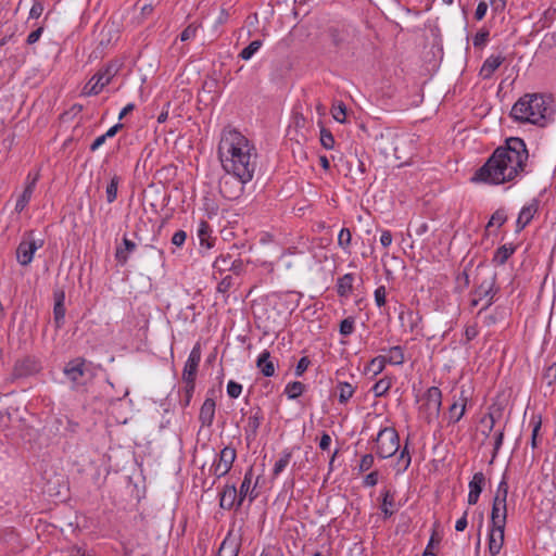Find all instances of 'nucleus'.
I'll return each instance as SVG.
<instances>
[{
  "mask_svg": "<svg viewBox=\"0 0 556 556\" xmlns=\"http://www.w3.org/2000/svg\"><path fill=\"white\" fill-rule=\"evenodd\" d=\"M529 154L522 139L511 137L506 140L504 147H498L480 167L473 181H481L490 185H501L514 180L520 173L525 172Z\"/></svg>",
  "mask_w": 556,
  "mask_h": 556,
  "instance_id": "obj_1",
  "label": "nucleus"
},
{
  "mask_svg": "<svg viewBox=\"0 0 556 556\" xmlns=\"http://www.w3.org/2000/svg\"><path fill=\"white\" fill-rule=\"evenodd\" d=\"M217 154L225 172L241 176L243 179L254 177L257 168L256 148L238 129L231 126L223 128Z\"/></svg>",
  "mask_w": 556,
  "mask_h": 556,
  "instance_id": "obj_2",
  "label": "nucleus"
},
{
  "mask_svg": "<svg viewBox=\"0 0 556 556\" xmlns=\"http://www.w3.org/2000/svg\"><path fill=\"white\" fill-rule=\"evenodd\" d=\"M554 108L549 97L542 93H526L518 99L510 110L516 122L544 127L553 119Z\"/></svg>",
  "mask_w": 556,
  "mask_h": 556,
  "instance_id": "obj_3",
  "label": "nucleus"
},
{
  "mask_svg": "<svg viewBox=\"0 0 556 556\" xmlns=\"http://www.w3.org/2000/svg\"><path fill=\"white\" fill-rule=\"evenodd\" d=\"M441 405V390L438 387H430L421 397L419 414L428 424H431L439 417Z\"/></svg>",
  "mask_w": 556,
  "mask_h": 556,
  "instance_id": "obj_4",
  "label": "nucleus"
},
{
  "mask_svg": "<svg viewBox=\"0 0 556 556\" xmlns=\"http://www.w3.org/2000/svg\"><path fill=\"white\" fill-rule=\"evenodd\" d=\"M400 447V437L394 428L381 429L376 438V453L381 458L393 456Z\"/></svg>",
  "mask_w": 556,
  "mask_h": 556,
  "instance_id": "obj_5",
  "label": "nucleus"
},
{
  "mask_svg": "<svg viewBox=\"0 0 556 556\" xmlns=\"http://www.w3.org/2000/svg\"><path fill=\"white\" fill-rule=\"evenodd\" d=\"M252 179L253 177L243 179L241 176L226 172L219 179V192L227 200H237L242 195L244 185Z\"/></svg>",
  "mask_w": 556,
  "mask_h": 556,
  "instance_id": "obj_6",
  "label": "nucleus"
},
{
  "mask_svg": "<svg viewBox=\"0 0 556 556\" xmlns=\"http://www.w3.org/2000/svg\"><path fill=\"white\" fill-rule=\"evenodd\" d=\"M495 286V275L489 274L478 283L471 299V306H477L481 301L485 300V304L482 309L479 312V315L482 314V311L491 305Z\"/></svg>",
  "mask_w": 556,
  "mask_h": 556,
  "instance_id": "obj_7",
  "label": "nucleus"
},
{
  "mask_svg": "<svg viewBox=\"0 0 556 556\" xmlns=\"http://www.w3.org/2000/svg\"><path fill=\"white\" fill-rule=\"evenodd\" d=\"M506 518L505 516L491 515L492 528L489 534V552L492 556L498 555L503 547Z\"/></svg>",
  "mask_w": 556,
  "mask_h": 556,
  "instance_id": "obj_8",
  "label": "nucleus"
},
{
  "mask_svg": "<svg viewBox=\"0 0 556 556\" xmlns=\"http://www.w3.org/2000/svg\"><path fill=\"white\" fill-rule=\"evenodd\" d=\"M201 361V346L200 343H197L190 354L189 357L185 364L184 370H182V380L186 382V384L189 386V392L194 391L195 387V378L198 372V367Z\"/></svg>",
  "mask_w": 556,
  "mask_h": 556,
  "instance_id": "obj_9",
  "label": "nucleus"
},
{
  "mask_svg": "<svg viewBox=\"0 0 556 556\" xmlns=\"http://www.w3.org/2000/svg\"><path fill=\"white\" fill-rule=\"evenodd\" d=\"M115 72V67L113 65H109L103 72H98L97 74H94L84 87L83 94H98L106 85L110 84Z\"/></svg>",
  "mask_w": 556,
  "mask_h": 556,
  "instance_id": "obj_10",
  "label": "nucleus"
},
{
  "mask_svg": "<svg viewBox=\"0 0 556 556\" xmlns=\"http://www.w3.org/2000/svg\"><path fill=\"white\" fill-rule=\"evenodd\" d=\"M39 370V363L35 357L25 356L23 358L17 359L14 363L12 372L9 377L11 382H14L17 379L26 378L36 374Z\"/></svg>",
  "mask_w": 556,
  "mask_h": 556,
  "instance_id": "obj_11",
  "label": "nucleus"
},
{
  "mask_svg": "<svg viewBox=\"0 0 556 556\" xmlns=\"http://www.w3.org/2000/svg\"><path fill=\"white\" fill-rule=\"evenodd\" d=\"M236 450L229 446L224 447L220 453L218 460L212 466L213 475L217 478L224 477L229 472L232 464L236 459Z\"/></svg>",
  "mask_w": 556,
  "mask_h": 556,
  "instance_id": "obj_12",
  "label": "nucleus"
},
{
  "mask_svg": "<svg viewBox=\"0 0 556 556\" xmlns=\"http://www.w3.org/2000/svg\"><path fill=\"white\" fill-rule=\"evenodd\" d=\"M86 372V359L83 357H76L66 363L63 374L67 377V379L74 383V386H79L81 378Z\"/></svg>",
  "mask_w": 556,
  "mask_h": 556,
  "instance_id": "obj_13",
  "label": "nucleus"
},
{
  "mask_svg": "<svg viewBox=\"0 0 556 556\" xmlns=\"http://www.w3.org/2000/svg\"><path fill=\"white\" fill-rule=\"evenodd\" d=\"M42 247V241L23 240L16 249V258L22 266L31 263L35 252Z\"/></svg>",
  "mask_w": 556,
  "mask_h": 556,
  "instance_id": "obj_14",
  "label": "nucleus"
},
{
  "mask_svg": "<svg viewBox=\"0 0 556 556\" xmlns=\"http://www.w3.org/2000/svg\"><path fill=\"white\" fill-rule=\"evenodd\" d=\"M54 306H53V320L56 329H61L64 325L65 319V292L63 290H56L53 293Z\"/></svg>",
  "mask_w": 556,
  "mask_h": 556,
  "instance_id": "obj_15",
  "label": "nucleus"
},
{
  "mask_svg": "<svg viewBox=\"0 0 556 556\" xmlns=\"http://www.w3.org/2000/svg\"><path fill=\"white\" fill-rule=\"evenodd\" d=\"M539 211V200L533 199L530 203L525 205L517 218L516 227L517 231H521L533 219L534 215Z\"/></svg>",
  "mask_w": 556,
  "mask_h": 556,
  "instance_id": "obj_16",
  "label": "nucleus"
},
{
  "mask_svg": "<svg viewBox=\"0 0 556 556\" xmlns=\"http://www.w3.org/2000/svg\"><path fill=\"white\" fill-rule=\"evenodd\" d=\"M485 485V477L483 472L479 471L472 476V479L469 482V493H468V504L475 505L477 504L479 496Z\"/></svg>",
  "mask_w": 556,
  "mask_h": 556,
  "instance_id": "obj_17",
  "label": "nucleus"
},
{
  "mask_svg": "<svg viewBox=\"0 0 556 556\" xmlns=\"http://www.w3.org/2000/svg\"><path fill=\"white\" fill-rule=\"evenodd\" d=\"M467 396L465 395V391L462 390L460 396L458 400L454 401V403L448 408V422L456 424L458 422L466 412V403Z\"/></svg>",
  "mask_w": 556,
  "mask_h": 556,
  "instance_id": "obj_18",
  "label": "nucleus"
},
{
  "mask_svg": "<svg viewBox=\"0 0 556 556\" xmlns=\"http://www.w3.org/2000/svg\"><path fill=\"white\" fill-rule=\"evenodd\" d=\"M252 478H253V469L252 467L245 472L244 475V478H243V481L240 485V490L238 492V507L241 506L243 500L245 498V496L249 495L250 497V501H253L256 496H257V493H255V486H253L251 489V483H252Z\"/></svg>",
  "mask_w": 556,
  "mask_h": 556,
  "instance_id": "obj_19",
  "label": "nucleus"
},
{
  "mask_svg": "<svg viewBox=\"0 0 556 556\" xmlns=\"http://www.w3.org/2000/svg\"><path fill=\"white\" fill-rule=\"evenodd\" d=\"M215 400L213 397H206L199 414V420L203 427L212 426L215 416Z\"/></svg>",
  "mask_w": 556,
  "mask_h": 556,
  "instance_id": "obj_20",
  "label": "nucleus"
},
{
  "mask_svg": "<svg viewBox=\"0 0 556 556\" xmlns=\"http://www.w3.org/2000/svg\"><path fill=\"white\" fill-rule=\"evenodd\" d=\"M505 58L502 55H490L482 64L479 75L483 79H490L494 72L502 65Z\"/></svg>",
  "mask_w": 556,
  "mask_h": 556,
  "instance_id": "obj_21",
  "label": "nucleus"
},
{
  "mask_svg": "<svg viewBox=\"0 0 556 556\" xmlns=\"http://www.w3.org/2000/svg\"><path fill=\"white\" fill-rule=\"evenodd\" d=\"M238 491L236 486L226 485L223 492L220 493L219 505L224 509H231L236 505L238 506Z\"/></svg>",
  "mask_w": 556,
  "mask_h": 556,
  "instance_id": "obj_22",
  "label": "nucleus"
},
{
  "mask_svg": "<svg viewBox=\"0 0 556 556\" xmlns=\"http://www.w3.org/2000/svg\"><path fill=\"white\" fill-rule=\"evenodd\" d=\"M256 367L265 377H273L275 375V365L270 359V353L264 350L257 357Z\"/></svg>",
  "mask_w": 556,
  "mask_h": 556,
  "instance_id": "obj_23",
  "label": "nucleus"
},
{
  "mask_svg": "<svg viewBox=\"0 0 556 556\" xmlns=\"http://www.w3.org/2000/svg\"><path fill=\"white\" fill-rule=\"evenodd\" d=\"M507 495L508 491H496L493 500L491 515L507 517Z\"/></svg>",
  "mask_w": 556,
  "mask_h": 556,
  "instance_id": "obj_24",
  "label": "nucleus"
},
{
  "mask_svg": "<svg viewBox=\"0 0 556 556\" xmlns=\"http://www.w3.org/2000/svg\"><path fill=\"white\" fill-rule=\"evenodd\" d=\"M263 420V413L261 408H255L251 410L250 416L248 418V422L245 426V432L248 434V438L252 437L254 438L257 433V430L262 424Z\"/></svg>",
  "mask_w": 556,
  "mask_h": 556,
  "instance_id": "obj_25",
  "label": "nucleus"
},
{
  "mask_svg": "<svg viewBox=\"0 0 556 556\" xmlns=\"http://www.w3.org/2000/svg\"><path fill=\"white\" fill-rule=\"evenodd\" d=\"M213 266L218 271H225V270L237 271L239 269V267L241 266V262H238L236 260L232 261L231 256L229 254H226V255L222 254L215 260Z\"/></svg>",
  "mask_w": 556,
  "mask_h": 556,
  "instance_id": "obj_26",
  "label": "nucleus"
},
{
  "mask_svg": "<svg viewBox=\"0 0 556 556\" xmlns=\"http://www.w3.org/2000/svg\"><path fill=\"white\" fill-rule=\"evenodd\" d=\"M124 247H117L115 252V258L121 265H125L128 261V254L134 252L136 249V243L129 240L128 238H123Z\"/></svg>",
  "mask_w": 556,
  "mask_h": 556,
  "instance_id": "obj_27",
  "label": "nucleus"
},
{
  "mask_svg": "<svg viewBox=\"0 0 556 556\" xmlns=\"http://www.w3.org/2000/svg\"><path fill=\"white\" fill-rule=\"evenodd\" d=\"M354 276L345 274L337 282V292L340 296L348 298L353 291Z\"/></svg>",
  "mask_w": 556,
  "mask_h": 556,
  "instance_id": "obj_28",
  "label": "nucleus"
},
{
  "mask_svg": "<svg viewBox=\"0 0 556 556\" xmlns=\"http://www.w3.org/2000/svg\"><path fill=\"white\" fill-rule=\"evenodd\" d=\"M381 510L384 514V517H390L395 511L394 493H392L390 490H384L382 492Z\"/></svg>",
  "mask_w": 556,
  "mask_h": 556,
  "instance_id": "obj_29",
  "label": "nucleus"
},
{
  "mask_svg": "<svg viewBox=\"0 0 556 556\" xmlns=\"http://www.w3.org/2000/svg\"><path fill=\"white\" fill-rule=\"evenodd\" d=\"M384 356L387 358V364L389 363L391 365H402L405 361L404 351L400 345L389 349L388 355Z\"/></svg>",
  "mask_w": 556,
  "mask_h": 556,
  "instance_id": "obj_30",
  "label": "nucleus"
},
{
  "mask_svg": "<svg viewBox=\"0 0 556 556\" xmlns=\"http://www.w3.org/2000/svg\"><path fill=\"white\" fill-rule=\"evenodd\" d=\"M515 252V247L513 245H502L500 247L493 257V262L497 265H503L506 263V261L511 256V254Z\"/></svg>",
  "mask_w": 556,
  "mask_h": 556,
  "instance_id": "obj_31",
  "label": "nucleus"
},
{
  "mask_svg": "<svg viewBox=\"0 0 556 556\" xmlns=\"http://www.w3.org/2000/svg\"><path fill=\"white\" fill-rule=\"evenodd\" d=\"M292 458V453L289 450H285L279 459L275 463L274 469H273V476L277 477L280 475L285 468L290 464V460Z\"/></svg>",
  "mask_w": 556,
  "mask_h": 556,
  "instance_id": "obj_32",
  "label": "nucleus"
},
{
  "mask_svg": "<svg viewBox=\"0 0 556 556\" xmlns=\"http://www.w3.org/2000/svg\"><path fill=\"white\" fill-rule=\"evenodd\" d=\"M391 387H392V379L384 377L374 384V387L371 388V391L374 392L375 396L380 397V396L386 395Z\"/></svg>",
  "mask_w": 556,
  "mask_h": 556,
  "instance_id": "obj_33",
  "label": "nucleus"
},
{
  "mask_svg": "<svg viewBox=\"0 0 556 556\" xmlns=\"http://www.w3.org/2000/svg\"><path fill=\"white\" fill-rule=\"evenodd\" d=\"M211 228L207 222L201 220L198 227V238L200 240L201 245H205L206 248H211L212 243L208 241L210 239Z\"/></svg>",
  "mask_w": 556,
  "mask_h": 556,
  "instance_id": "obj_34",
  "label": "nucleus"
},
{
  "mask_svg": "<svg viewBox=\"0 0 556 556\" xmlns=\"http://www.w3.org/2000/svg\"><path fill=\"white\" fill-rule=\"evenodd\" d=\"M339 390V402L346 403L354 394L355 389L349 382H339L337 386Z\"/></svg>",
  "mask_w": 556,
  "mask_h": 556,
  "instance_id": "obj_35",
  "label": "nucleus"
},
{
  "mask_svg": "<svg viewBox=\"0 0 556 556\" xmlns=\"http://www.w3.org/2000/svg\"><path fill=\"white\" fill-rule=\"evenodd\" d=\"M386 364H387V358L384 355H379L375 358H372L370 361V363L368 364L366 370L368 372H371L372 375H378L380 374L384 367H386Z\"/></svg>",
  "mask_w": 556,
  "mask_h": 556,
  "instance_id": "obj_36",
  "label": "nucleus"
},
{
  "mask_svg": "<svg viewBox=\"0 0 556 556\" xmlns=\"http://www.w3.org/2000/svg\"><path fill=\"white\" fill-rule=\"evenodd\" d=\"M304 390H305V386L302 382L293 381V382H290L287 384L285 392L289 399L294 400V399L299 397L300 395H302Z\"/></svg>",
  "mask_w": 556,
  "mask_h": 556,
  "instance_id": "obj_37",
  "label": "nucleus"
},
{
  "mask_svg": "<svg viewBox=\"0 0 556 556\" xmlns=\"http://www.w3.org/2000/svg\"><path fill=\"white\" fill-rule=\"evenodd\" d=\"M263 41L260 39L253 40L248 47H245L239 54L242 60H250L262 47Z\"/></svg>",
  "mask_w": 556,
  "mask_h": 556,
  "instance_id": "obj_38",
  "label": "nucleus"
},
{
  "mask_svg": "<svg viewBox=\"0 0 556 556\" xmlns=\"http://www.w3.org/2000/svg\"><path fill=\"white\" fill-rule=\"evenodd\" d=\"M119 178L115 175L112 177L110 184L106 186V201L112 203L116 200Z\"/></svg>",
  "mask_w": 556,
  "mask_h": 556,
  "instance_id": "obj_39",
  "label": "nucleus"
},
{
  "mask_svg": "<svg viewBox=\"0 0 556 556\" xmlns=\"http://www.w3.org/2000/svg\"><path fill=\"white\" fill-rule=\"evenodd\" d=\"M33 193L34 192H31L30 188H25L24 189L23 193L20 195V198L16 201L15 211L17 213H21L22 211H24V208L29 203Z\"/></svg>",
  "mask_w": 556,
  "mask_h": 556,
  "instance_id": "obj_40",
  "label": "nucleus"
},
{
  "mask_svg": "<svg viewBox=\"0 0 556 556\" xmlns=\"http://www.w3.org/2000/svg\"><path fill=\"white\" fill-rule=\"evenodd\" d=\"M332 117L339 123H345L346 118V106L343 102L334 104L331 109Z\"/></svg>",
  "mask_w": 556,
  "mask_h": 556,
  "instance_id": "obj_41",
  "label": "nucleus"
},
{
  "mask_svg": "<svg viewBox=\"0 0 556 556\" xmlns=\"http://www.w3.org/2000/svg\"><path fill=\"white\" fill-rule=\"evenodd\" d=\"M352 235L351 231L348 228H342L338 236V244L343 250H348V248L351 244Z\"/></svg>",
  "mask_w": 556,
  "mask_h": 556,
  "instance_id": "obj_42",
  "label": "nucleus"
},
{
  "mask_svg": "<svg viewBox=\"0 0 556 556\" xmlns=\"http://www.w3.org/2000/svg\"><path fill=\"white\" fill-rule=\"evenodd\" d=\"M507 219L506 213L504 210H497L491 216V219L488 223V227L492 226H502Z\"/></svg>",
  "mask_w": 556,
  "mask_h": 556,
  "instance_id": "obj_43",
  "label": "nucleus"
},
{
  "mask_svg": "<svg viewBox=\"0 0 556 556\" xmlns=\"http://www.w3.org/2000/svg\"><path fill=\"white\" fill-rule=\"evenodd\" d=\"M354 318L348 317L340 323L339 331L342 336H350L354 331Z\"/></svg>",
  "mask_w": 556,
  "mask_h": 556,
  "instance_id": "obj_44",
  "label": "nucleus"
},
{
  "mask_svg": "<svg viewBox=\"0 0 556 556\" xmlns=\"http://www.w3.org/2000/svg\"><path fill=\"white\" fill-rule=\"evenodd\" d=\"M410 462H412L410 455L407 451V447L405 446L403 448V451L401 452L399 460H397V465L400 466L399 471L400 472L405 471L409 467Z\"/></svg>",
  "mask_w": 556,
  "mask_h": 556,
  "instance_id": "obj_45",
  "label": "nucleus"
},
{
  "mask_svg": "<svg viewBox=\"0 0 556 556\" xmlns=\"http://www.w3.org/2000/svg\"><path fill=\"white\" fill-rule=\"evenodd\" d=\"M490 33L488 29H480L473 37V46L476 48L483 47L489 40Z\"/></svg>",
  "mask_w": 556,
  "mask_h": 556,
  "instance_id": "obj_46",
  "label": "nucleus"
},
{
  "mask_svg": "<svg viewBox=\"0 0 556 556\" xmlns=\"http://www.w3.org/2000/svg\"><path fill=\"white\" fill-rule=\"evenodd\" d=\"M320 143L325 149H332L334 146V138L332 134L325 128L320 130Z\"/></svg>",
  "mask_w": 556,
  "mask_h": 556,
  "instance_id": "obj_47",
  "label": "nucleus"
},
{
  "mask_svg": "<svg viewBox=\"0 0 556 556\" xmlns=\"http://www.w3.org/2000/svg\"><path fill=\"white\" fill-rule=\"evenodd\" d=\"M543 379L548 386H552L556 381V363H553L545 368Z\"/></svg>",
  "mask_w": 556,
  "mask_h": 556,
  "instance_id": "obj_48",
  "label": "nucleus"
},
{
  "mask_svg": "<svg viewBox=\"0 0 556 556\" xmlns=\"http://www.w3.org/2000/svg\"><path fill=\"white\" fill-rule=\"evenodd\" d=\"M199 25L195 23L189 24L180 34V40L187 41L195 37Z\"/></svg>",
  "mask_w": 556,
  "mask_h": 556,
  "instance_id": "obj_49",
  "label": "nucleus"
},
{
  "mask_svg": "<svg viewBox=\"0 0 556 556\" xmlns=\"http://www.w3.org/2000/svg\"><path fill=\"white\" fill-rule=\"evenodd\" d=\"M242 392V386L233 380H230L227 384V394L231 399H237Z\"/></svg>",
  "mask_w": 556,
  "mask_h": 556,
  "instance_id": "obj_50",
  "label": "nucleus"
},
{
  "mask_svg": "<svg viewBox=\"0 0 556 556\" xmlns=\"http://www.w3.org/2000/svg\"><path fill=\"white\" fill-rule=\"evenodd\" d=\"M374 456L371 454H365L359 462V471L364 472L369 470L374 465Z\"/></svg>",
  "mask_w": 556,
  "mask_h": 556,
  "instance_id": "obj_51",
  "label": "nucleus"
},
{
  "mask_svg": "<svg viewBox=\"0 0 556 556\" xmlns=\"http://www.w3.org/2000/svg\"><path fill=\"white\" fill-rule=\"evenodd\" d=\"M309 364H311V361L307 356L301 357L295 367V376L301 377L305 372V370L308 368Z\"/></svg>",
  "mask_w": 556,
  "mask_h": 556,
  "instance_id": "obj_52",
  "label": "nucleus"
},
{
  "mask_svg": "<svg viewBox=\"0 0 556 556\" xmlns=\"http://www.w3.org/2000/svg\"><path fill=\"white\" fill-rule=\"evenodd\" d=\"M386 294L387 292L384 286H380L375 290V301L379 307L386 304Z\"/></svg>",
  "mask_w": 556,
  "mask_h": 556,
  "instance_id": "obj_53",
  "label": "nucleus"
},
{
  "mask_svg": "<svg viewBox=\"0 0 556 556\" xmlns=\"http://www.w3.org/2000/svg\"><path fill=\"white\" fill-rule=\"evenodd\" d=\"M187 238V233L184 230L176 231L172 237V243L176 247H181Z\"/></svg>",
  "mask_w": 556,
  "mask_h": 556,
  "instance_id": "obj_54",
  "label": "nucleus"
},
{
  "mask_svg": "<svg viewBox=\"0 0 556 556\" xmlns=\"http://www.w3.org/2000/svg\"><path fill=\"white\" fill-rule=\"evenodd\" d=\"M481 425L485 426L484 434L488 435L494 428L495 420H494L493 416L491 414H489L488 416H484L481 419Z\"/></svg>",
  "mask_w": 556,
  "mask_h": 556,
  "instance_id": "obj_55",
  "label": "nucleus"
},
{
  "mask_svg": "<svg viewBox=\"0 0 556 556\" xmlns=\"http://www.w3.org/2000/svg\"><path fill=\"white\" fill-rule=\"evenodd\" d=\"M43 33V27H38L37 29L33 30L28 36H27V39H26V42L28 45H34L36 43L39 38L41 37Z\"/></svg>",
  "mask_w": 556,
  "mask_h": 556,
  "instance_id": "obj_56",
  "label": "nucleus"
},
{
  "mask_svg": "<svg viewBox=\"0 0 556 556\" xmlns=\"http://www.w3.org/2000/svg\"><path fill=\"white\" fill-rule=\"evenodd\" d=\"M486 11H488L486 2H484V1L479 2V4L477 5V9H476V12H475L476 20L481 21L485 16Z\"/></svg>",
  "mask_w": 556,
  "mask_h": 556,
  "instance_id": "obj_57",
  "label": "nucleus"
},
{
  "mask_svg": "<svg viewBox=\"0 0 556 556\" xmlns=\"http://www.w3.org/2000/svg\"><path fill=\"white\" fill-rule=\"evenodd\" d=\"M40 177L39 170H37L34 175L31 173L27 176V181L25 188H30L31 192L35 190V186Z\"/></svg>",
  "mask_w": 556,
  "mask_h": 556,
  "instance_id": "obj_58",
  "label": "nucleus"
},
{
  "mask_svg": "<svg viewBox=\"0 0 556 556\" xmlns=\"http://www.w3.org/2000/svg\"><path fill=\"white\" fill-rule=\"evenodd\" d=\"M379 473L378 471H371L364 479V484L366 486H375L378 483Z\"/></svg>",
  "mask_w": 556,
  "mask_h": 556,
  "instance_id": "obj_59",
  "label": "nucleus"
},
{
  "mask_svg": "<svg viewBox=\"0 0 556 556\" xmlns=\"http://www.w3.org/2000/svg\"><path fill=\"white\" fill-rule=\"evenodd\" d=\"M43 12V5L40 2H35L29 11V17L38 18Z\"/></svg>",
  "mask_w": 556,
  "mask_h": 556,
  "instance_id": "obj_60",
  "label": "nucleus"
},
{
  "mask_svg": "<svg viewBox=\"0 0 556 556\" xmlns=\"http://www.w3.org/2000/svg\"><path fill=\"white\" fill-rule=\"evenodd\" d=\"M479 331L476 325H469L465 329V337L467 341L473 340L478 336Z\"/></svg>",
  "mask_w": 556,
  "mask_h": 556,
  "instance_id": "obj_61",
  "label": "nucleus"
},
{
  "mask_svg": "<svg viewBox=\"0 0 556 556\" xmlns=\"http://www.w3.org/2000/svg\"><path fill=\"white\" fill-rule=\"evenodd\" d=\"M392 233L389 230H383L380 236V243L383 248H388L392 243Z\"/></svg>",
  "mask_w": 556,
  "mask_h": 556,
  "instance_id": "obj_62",
  "label": "nucleus"
},
{
  "mask_svg": "<svg viewBox=\"0 0 556 556\" xmlns=\"http://www.w3.org/2000/svg\"><path fill=\"white\" fill-rule=\"evenodd\" d=\"M467 515H468V511L466 510L464 513V515L456 521V523H455L456 531L462 532L467 528V525H468Z\"/></svg>",
  "mask_w": 556,
  "mask_h": 556,
  "instance_id": "obj_63",
  "label": "nucleus"
},
{
  "mask_svg": "<svg viewBox=\"0 0 556 556\" xmlns=\"http://www.w3.org/2000/svg\"><path fill=\"white\" fill-rule=\"evenodd\" d=\"M503 439H504V432L502 430L497 431L495 434V441H494L493 458L496 456L498 450L501 448V446L503 444Z\"/></svg>",
  "mask_w": 556,
  "mask_h": 556,
  "instance_id": "obj_64",
  "label": "nucleus"
}]
</instances>
